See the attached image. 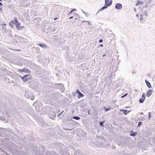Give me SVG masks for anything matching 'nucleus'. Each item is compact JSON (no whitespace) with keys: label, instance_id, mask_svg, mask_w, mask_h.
Instances as JSON below:
<instances>
[{"label":"nucleus","instance_id":"nucleus-1","mask_svg":"<svg viewBox=\"0 0 155 155\" xmlns=\"http://www.w3.org/2000/svg\"><path fill=\"white\" fill-rule=\"evenodd\" d=\"M101 141L97 143V145L98 147L104 148L107 147L110 145L109 142L105 139L104 137L101 138Z\"/></svg>","mask_w":155,"mask_h":155},{"label":"nucleus","instance_id":"nucleus-2","mask_svg":"<svg viewBox=\"0 0 155 155\" xmlns=\"http://www.w3.org/2000/svg\"><path fill=\"white\" fill-rule=\"evenodd\" d=\"M14 21H15V25L17 29L18 30H21L22 29L24 28L25 27L24 26H20V28H19L18 26L21 25V23L18 22L17 18L16 17H14Z\"/></svg>","mask_w":155,"mask_h":155},{"label":"nucleus","instance_id":"nucleus-3","mask_svg":"<svg viewBox=\"0 0 155 155\" xmlns=\"http://www.w3.org/2000/svg\"><path fill=\"white\" fill-rule=\"evenodd\" d=\"M112 0H110L108 3L107 4H104V5L97 12V14L99 12L101 11H102L103 10H104V9L107 8H108V7L110 6L112 3Z\"/></svg>","mask_w":155,"mask_h":155},{"label":"nucleus","instance_id":"nucleus-4","mask_svg":"<svg viewBox=\"0 0 155 155\" xmlns=\"http://www.w3.org/2000/svg\"><path fill=\"white\" fill-rule=\"evenodd\" d=\"M23 81L25 82L29 80H30L32 78V76L30 74H25L23 77L21 76Z\"/></svg>","mask_w":155,"mask_h":155},{"label":"nucleus","instance_id":"nucleus-5","mask_svg":"<svg viewBox=\"0 0 155 155\" xmlns=\"http://www.w3.org/2000/svg\"><path fill=\"white\" fill-rule=\"evenodd\" d=\"M74 94H78V99H80L81 97H84V94L81 93L80 90L78 89H77V90L75 92Z\"/></svg>","mask_w":155,"mask_h":155},{"label":"nucleus","instance_id":"nucleus-6","mask_svg":"<svg viewBox=\"0 0 155 155\" xmlns=\"http://www.w3.org/2000/svg\"><path fill=\"white\" fill-rule=\"evenodd\" d=\"M5 72V70H2L1 71V72H0V79L2 81H4V80H5V77H4V75L5 74L4 72Z\"/></svg>","mask_w":155,"mask_h":155},{"label":"nucleus","instance_id":"nucleus-7","mask_svg":"<svg viewBox=\"0 0 155 155\" xmlns=\"http://www.w3.org/2000/svg\"><path fill=\"white\" fill-rule=\"evenodd\" d=\"M146 96L145 93H143V94H142L141 98H140L139 100V102L140 103H143L145 101V99L146 98Z\"/></svg>","mask_w":155,"mask_h":155},{"label":"nucleus","instance_id":"nucleus-8","mask_svg":"<svg viewBox=\"0 0 155 155\" xmlns=\"http://www.w3.org/2000/svg\"><path fill=\"white\" fill-rule=\"evenodd\" d=\"M115 9L120 10L122 8V4L120 3H117L115 4Z\"/></svg>","mask_w":155,"mask_h":155},{"label":"nucleus","instance_id":"nucleus-9","mask_svg":"<svg viewBox=\"0 0 155 155\" xmlns=\"http://www.w3.org/2000/svg\"><path fill=\"white\" fill-rule=\"evenodd\" d=\"M31 93L28 90H26L25 92V96L28 99H30V97Z\"/></svg>","mask_w":155,"mask_h":155},{"label":"nucleus","instance_id":"nucleus-10","mask_svg":"<svg viewBox=\"0 0 155 155\" xmlns=\"http://www.w3.org/2000/svg\"><path fill=\"white\" fill-rule=\"evenodd\" d=\"M37 45L44 49H45L48 47V46L46 45L43 43H40L38 44H37Z\"/></svg>","mask_w":155,"mask_h":155},{"label":"nucleus","instance_id":"nucleus-11","mask_svg":"<svg viewBox=\"0 0 155 155\" xmlns=\"http://www.w3.org/2000/svg\"><path fill=\"white\" fill-rule=\"evenodd\" d=\"M153 91V90L152 89H149L148 90L146 94L147 96V97H149L150 96L151 94H152Z\"/></svg>","mask_w":155,"mask_h":155},{"label":"nucleus","instance_id":"nucleus-12","mask_svg":"<svg viewBox=\"0 0 155 155\" xmlns=\"http://www.w3.org/2000/svg\"><path fill=\"white\" fill-rule=\"evenodd\" d=\"M130 135L131 137L135 136L137 134V132H134L133 131H131L130 132Z\"/></svg>","mask_w":155,"mask_h":155},{"label":"nucleus","instance_id":"nucleus-13","mask_svg":"<svg viewBox=\"0 0 155 155\" xmlns=\"http://www.w3.org/2000/svg\"><path fill=\"white\" fill-rule=\"evenodd\" d=\"M145 82L147 86L149 88H152V86H151V84L147 80H145Z\"/></svg>","mask_w":155,"mask_h":155},{"label":"nucleus","instance_id":"nucleus-14","mask_svg":"<svg viewBox=\"0 0 155 155\" xmlns=\"http://www.w3.org/2000/svg\"><path fill=\"white\" fill-rule=\"evenodd\" d=\"M2 31L5 33H8V30L6 29L5 27L2 26Z\"/></svg>","mask_w":155,"mask_h":155},{"label":"nucleus","instance_id":"nucleus-15","mask_svg":"<svg viewBox=\"0 0 155 155\" xmlns=\"http://www.w3.org/2000/svg\"><path fill=\"white\" fill-rule=\"evenodd\" d=\"M23 72H25L27 74H30L31 73V71L28 70L27 68L25 67L24 68H23Z\"/></svg>","mask_w":155,"mask_h":155},{"label":"nucleus","instance_id":"nucleus-16","mask_svg":"<svg viewBox=\"0 0 155 155\" xmlns=\"http://www.w3.org/2000/svg\"><path fill=\"white\" fill-rule=\"evenodd\" d=\"M120 111H123L124 114L125 115H127L128 113H129L130 111V110L128 111V110H123L122 109L120 110Z\"/></svg>","mask_w":155,"mask_h":155},{"label":"nucleus","instance_id":"nucleus-17","mask_svg":"<svg viewBox=\"0 0 155 155\" xmlns=\"http://www.w3.org/2000/svg\"><path fill=\"white\" fill-rule=\"evenodd\" d=\"M9 25L12 28H13L14 27V25H15V22H14L12 20L9 23Z\"/></svg>","mask_w":155,"mask_h":155},{"label":"nucleus","instance_id":"nucleus-18","mask_svg":"<svg viewBox=\"0 0 155 155\" xmlns=\"http://www.w3.org/2000/svg\"><path fill=\"white\" fill-rule=\"evenodd\" d=\"M143 4V2H141L140 1H139V0H138L137 1V3L136 4V6H138V5L140 4L141 5H142Z\"/></svg>","mask_w":155,"mask_h":155},{"label":"nucleus","instance_id":"nucleus-19","mask_svg":"<svg viewBox=\"0 0 155 155\" xmlns=\"http://www.w3.org/2000/svg\"><path fill=\"white\" fill-rule=\"evenodd\" d=\"M71 119H74L76 120H79L80 119L81 117L77 116H74V117H71Z\"/></svg>","mask_w":155,"mask_h":155},{"label":"nucleus","instance_id":"nucleus-20","mask_svg":"<svg viewBox=\"0 0 155 155\" xmlns=\"http://www.w3.org/2000/svg\"><path fill=\"white\" fill-rule=\"evenodd\" d=\"M103 109L106 112L110 110L111 109V108L110 106H109L108 108L106 107H104Z\"/></svg>","mask_w":155,"mask_h":155},{"label":"nucleus","instance_id":"nucleus-21","mask_svg":"<svg viewBox=\"0 0 155 155\" xmlns=\"http://www.w3.org/2000/svg\"><path fill=\"white\" fill-rule=\"evenodd\" d=\"M110 55H111V54H104L102 56V57H109Z\"/></svg>","mask_w":155,"mask_h":155},{"label":"nucleus","instance_id":"nucleus-22","mask_svg":"<svg viewBox=\"0 0 155 155\" xmlns=\"http://www.w3.org/2000/svg\"><path fill=\"white\" fill-rule=\"evenodd\" d=\"M9 80V79L8 78L5 77V80H4V81H5V83L8 82V83Z\"/></svg>","mask_w":155,"mask_h":155},{"label":"nucleus","instance_id":"nucleus-23","mask_svg":"<svg viewBox=\"0 0 155 155\" xmlns=\"http://www.w3.org/2000/svg\"><path fill=\"white\" fill-rule=\"evenodd\" d=\"M142 14H143V16L145 17V16H147V12L146 11H143L142 12Z\"/></svg>","mask_w":155,"mask_h":155},{"label":"nucleus","instance_id":"nucleus-24","mask_svg":"<svg viewBox=\"0 0 155 155\" xmlns=\"http://www.w3.org/2000/svg\"><path fill=\"white\" fill-rule=\"evenodd\" d=\"M143 122H142L139 121L138 122L137 124V127H139L140 126L142 125Z\"/></svg>","mask_w":155,"mask_h":155},{"label":"nucleus","instance_id":"nucleus-25","mask_svg":"<svg viewBox=\"0 0 155 155\" xmlns=\"http://www.w3.org/2000/svg\"><path fill=\"white\" fill-rule=\"evenodd\" d=\"M151 113L150 112H149L148 113V120H149L151 118Z\"/></svg>","mask_w":155,"mask_h":155},{"label":"nucleus","instance_id":"nucleus-26","mask_svg":"<svg viewBox=\"0 0 155 155\" xmlns=\"http://www.w3.org/2000/svg\"><path fill=\"white\" fill-rule=\"evenodd\" d=\"M0 119L3 121H4L5 120V119L4 117H1Z\"/></svg>","mask_w":155,"mask_h":155},{"label":"nucleus","instance_id":"nucleus-27","mask_svg":"<svg viewBox=\"0 0 155 155\" xmlns=\"http://www.w3.org/2000/svg\"><path fill=\"white\" fill-rule=\"evenodd\" d=\"M99 125H100V126H102L103 127H104V125H103V123H102V121H100L99 122Z\"/></svg>","mask_w":155,"mask_h":155},{"label":"nucleus","instance_id":"nucleus-28","mask_svg":"<svg viewBox=\"0 0 155 155\" xmlns=\"http://www.w3.org/2000/svg\"><path fill=\"white\" fill-rule=\"evenodd\" d=\"M105 54H111L109 50H107V51L105 52Z\"/></svg>","mask_w":155,"mask_h":155},{"label":"nucleus","instance_id":"nucleus-29","mask_svg":"<svg viewBox=\"0 0 155 155\" xmlns=\"http://www.w3.org/2000/svg\"><path fill=\"white\" fill-rule=\"evenodd\" d=\"M128 94V93H125V94H124L121 97L122 98H123L124 97H125Z\"/></svg>","mask_w":155,"mask_h":155},{"label":"nucleus","instance_id":"nucleus-30","mask_svg":"<svg viewBox=\"0 0 155 155\" xmlns=\"http://www.w3.org/2000/svg\"><path fill=\"white\" fill-rule=\"evenodd\" d=\"M56 30V29L55 28H54L52 30L50 29L51 32H54Z\"/></svg>","mask_w":155,"mask_h":155},{"label":"nucleus","instance_id":"nucleus-31","mask_svg":"<svg viewBox=\"0 0 155 155\" xmlns=\"http://www.w3.org/2000/svg\"><path fill=\"white\" fill-rule=\"evenodd\" d=\"M5 70L3 68H2V66L1 65H0V71L2 70ZM1 72V71L0 72Z\"/></svg>","mask_w":155,"mask_h":155},{"label":"nucleus","instance_id":"nucleus-32","mask_svg":"<svg viewBox=\"0 0 155 155\" xmlns=\"http://www.w3.org/2000/svg\"><path fill=\"white\" fill-rule=\"evenodd\" d=\"M15 83V81H13V80L11 81H9V82H8V83H11V84H12V83Z\"/></svg>","mask_w":155,"mask_h":155},{"label":"nucleus","instance_id":"nucleus-33","mask_svg":"<svg viewBox=\"0 0 155 155\" xmlns=\"http://www.w3.org/2000/svg\"><path fill=\"white\" fill-rule=\"evenodd\" d=\"M103 42V39H100L99 40V41H98V42H99V43H102V42Z\"/></svg>","mask_w":155,"mask_h":155},{"label":"nucleus","instance_id":"nucleus-34","mask_svg":"<svg viewBox=\"0 0 155 155\" xmlns=\"http://www.w3.org/2000/svg\"><path fill=\"white\" fill-rule=\"evenodd\" d=\"M3 8V7H0V13L1 12H2V9Z\"/></svg>","mask_w":155,"mask_h":155},{"label":"nucleus","instance_id":"nucleus-35","mask_svg":"<svg viewBox=\"0 0 155 155\" xmlns=\"http://www.w3.org/2000/svg\"><path fill=\"white\" fill-rule=\"evenodd\" d=\"M64 112V111H62V112H61L58 115H57V117H59L63 112Z\"/></svg>","mask_w":155,"mask_h":155},{"label":"nucleus","instance_id":"nucleus-36","mask_svg":"<svg viewBox=\"0 0 155 155\" xmlns=\"http://www.w3.org/2000/svg\"><path fill=\"white\" fill-rule=\"evenodd\" d=\"M76 9H75V8H73L72 10H71L72 11V12L74 11H76Z\"/></svg>","mask_w":155,"mask_h":155},{"label":"nucleus","instance_id":"nucleus-37","mask_svg":"<svg viewBox=\"0 0 155 155\" xmlns=\"http://www.w3.org/2000/svg\"><path fill=\"white\" fill-rule=\"evenodd\" d=\"M109 0H105V4H107V3H108V1H109Z\"/></svg>","mask_w":155,"mask_h":155},{"label":"nucleus","instance_id":"nucleus-38","mask_svg":"<svg viewBox=\"0 0 155 155\" xmlns=\"http://www.w3.org/2000/svg\"><path fill=\"white\" fill-rule=\"evenodd\" d=\"M138 18V19H140V20H142V21L143 20V17H140V18Z\"/></svg>","mask_w":155,"mask_h":155},{"label":"nucleus","instance_id":"nucleus-39","mask_svg":"<svg viewBox=\"0 0 155 155\" xmlns=\"http://www.w3.org/2000/svg\"><path fill=\"white\" fill-rule=\"evenodd\" d=\"M91 110H88V111H87V113H88V114L89 115H90L91 114V113H90V111H91Z\"/></svg>","mask_w":155,"mask_h":155},{"label":"nucleus","instance_id":"nucleus-40","mask_svg":"<svg viewBox=\"0 0 155 155\" xmlns=\"http://www.w3.org/2000/svg\"><path fill=\"white\" fill-rule=\"evenodd\" d=\"M23 68L22 69H19V70H18L20 71V72H23Z\"/></svg>","mask_w":155,"mask_h":155},{"label":"nucleus","instance_id":"nucleus-41","mask_svg":"<svg viewBox=\"0 0 155 155\" xmlns=\"http://www.w3.org/2000/svg\"><path fill=\"white\" fill-rule=\"evenodd\" d=\"M98 47H103V44H100L98 46Z\"/></svg>","mask_w":155,"mask_h":155},{"label":"nucleus","instance_id":"nucleus-42","mask_svg":"<svg viewBox=\"0 0 155 155\" xmlns=\"http://www.w3.org/2000/svg\"><path fill=\"white\" fill-rule=\"evenodd\" d=\"M58 84L59 85L61 86L62 87L64 86L62 84L59 83V84Z\"/></svg>","mask_w":155,"mask_h":155},{"label":"nucleus","instance_id":"nucleus-43","mask_svg":"<svg viewBox=\"0 0 155 155\" xmlns=\"http://www.w3.org/2000/svg\"><path fill=\"white\" fill-rule=\"evenodd\" d=\"M84 22H88V23H89V24H88V25H90V21H84Z\"/></svg>","mask_w":155,"mask_h":155},{"label":"nucleus","instance_id":"nucleus-44","mask_svg":"<svg viewBox=\"0 0 155 155\" xmlns=\"http://www.w3.org/2000/svg\"><path fill=\"white\" fill-rule=\"evenodd\" d=\"M6 24L5 23V24H1V26H6Z\"/></svg>","mask_w":155,"mask_h":155},{"label":"nucleus","instance_id":"nucleus-45","mask_svg":"<svg viewBox=\"0 0 155 155\" xmlns=\"http://www.w3.org/2000/svg\"><path fill=\"white\" fill-rule=\"evenodd\" d=\"M72 11L71 10L70 11V12L68 14V15H69L70 14H71L72 13Z\"/></svg>","mask_w":155,"mask_h":155},{"label":"nucleus","instance_id":"nucleus-46","mask_svg":"<svg viewBox=\"0 0 155 155\" xmlns=\"http://www.w3.org/2000/svg\"><path fill=\"white\" fill-rule=\"evenodd\" d=\"M0 6H1V7L3 6V5L1 2H0Z\"/></svg>","mask_w":155,"mask_h":155},{"label":"nucleus","instance_id":"nucleus-47","mask_svg":"<svg viewBox=\"0 0 155 155\" xmlns=\"http://www.w3.org/2000/svg\"><path fill=\"white\" fill-rule=\"evenodd\" d=\"M56 75L58 76V77H59V73H56Z\"/></svg>","mask_w":155,"mask_h":155},{"label":"nucleus","instance_id":"nucleus-48","mask_svg":"<svg viewBox=\"0 0 155 155\" xmlns=\"http://www.w3.org/2000/svg\"><path fill=\"white\" fill-rule=\"evenodd\" d=\"M74 18L73 16H72L70 17L69 18V19H72V18Z\"/></svg>","mask_w":155,"mask_h":155},{"label":"nucleus","instance_id":"nucleus-49","mask_svg":"<svg viewBox=\"0 0 155 155\" xmlns=\"http://www.w3.org/2000/svg\"><path fill=\"white\" fill-rule=\"evenodd\" d=\"M58 18H59V17L55 18H54V20L55 21V20H56L57 19H58Z\"/></svg>","mask_w":155,"mask_h":155},{"label":"nucleus","instance_id":"nucleus-50","mask_svg":"<svg viewBox=\"0 0 155 155\" xmlns=\"http://www.w3.org/2000/svg\"><path fill=\"white\" fill-rule=\"evenodd\" d=\"M136 16L137 18H138V17H139V14H137L136 15Z\"/></svg>","mask_w":155,"mask_h":155},{"label":"nucleus","instance_id":"nucleus-51","mask_svg":"<svg viewBox=\"0 0 155 155\" xmlns=\"http://www.w3.org/2000/svg\"><path fill=\"white\" fill-rule=\"evenodd\" d=\"M143 17V14H141L140 15V17Z\"/></svg>","mask_w":155,"mask_h":155},{"label":"nucleus","instance_id":"nucleus-52","mask_svg":"<svg viewBox=\"0 0 155 155\" xmlns=\"http://www.w3.org/2000/svg\"><path fill=\"white\" fill-rule=\"evenodd\" d=\"M74 14L75 15H78H78L76 13H74Z\"/></svg>","mask_w":155,"mask_h":155},{"label":"nucleus","instance_id":"nucleus-53","mask_svg":"<svg viewBox=\"0 0 155 155\" xmlns=\"http://www.w3.org/2000/svg\"><path fill=\"white\" fill-rule=\"evenodd\" d=\"M144 7L146 8H147V4H146V5H145V6Z\"/></svg>","mask_w":155,"mask_h":155},{"label":"nucleus","instance_id":"nucleus-54","mask_svg":"<svg viewBox=\"0 0 155 155\" xmlns=\"http://www.w3.org/2000/svg\"><path fill=\"white\" fill-rule=\"evenodd\" d=\"M134 10L135 12H136V9L135 8H134Z\"/></svg>","mask_w":155,"mask_h":155},{"label":"nucleus","instance_id":"nucleus-55","mask_svg":"<svg viewBox=\"0 0 155 155\" xmlns=\"http://www.w3.org/2000/svg\"><path fill=\"white\" fill-rule=\"evenodd\" d=\"M82 10V12H83V13H84L85 14V15H86V13L84 12L82 10Z\"/></svg>","mask_w":155,"mask_h":155},{"label":"nucleus","instance_id":"nucleus-56","mask_svg":"<svg viewBox=\"0 0 155 155\" xmlns=\"http://www.w3.org/2000/svg\"><path fill=\"white\" fill-rule=\"evenodd\" d=\"M105 122V120H103V121H102V123H103V124L104 122Z\"/></svg>","mask_w":155,"mask_h":155},{"label":"nucleus","instance_id":"nucleus-57","mask_svg":"<svg viewBox=\"0 0 155 155\" xmlns=\"http://www.w3.org/2000/svg\"><path fill=\"white\" fill-rule=\"evenodd\" d=\"M71 121H73V122H75V123H78L76 122H75V121H74L73 120H71Z\"/></svg>","mask_w":155,"mask_h":155},{"label":"nucleus","instance_id":"nucleus-58","mask_svg":"<svg viewBox=\"0 0 155 155\" xmlns=\"http://www.w3.org/2000/svg\"><path fill=\"white\" fill-rule=\"evenodd\" d=\"M143 112H141L140 113V114H141V115H142V114H143Z\"/></svg>","mask_w":155,"mask_h":155},{"label":"nucleus","instance_id":"nucleus-59","mask_svg":"<svg viewBox=\"0 0 155 155\" xmlns=\"http://www.w3.org/2000/svg\"><path fill=\"white\" fill-rule=\"evenodd\" d=\"M1 48L0 47V53L1 52Z\"/></svg>","mask_w":155,"mask_h":155},{"label":"nucleus","instance_id":"nucleus-60","mask_svg":"<svg viewBox=\"0 0 155 155\" xmlns=\"http://www.w3.org/2000/svg\"><path fill=\"white\" fill-rule=\"evenodd\" d=\"M135 73V72H134V71L132 72V74H134Z\"/></svg>","mask_w":155,"mask_h":155},{"label":"nucleus","instance_id":"nucleus-61","mask_svg":"<svg viewBox=\"0 0 155 155\" xmlns=\"http://www.w3.org/2000/svg\"><path fill=\"white\" fill-rule=\"evenodd\" d=\"M20 26H21L20 25H19L18 26V27H19V28H20Z\"/></svg>","mask_w":155,"mask_h":155},{"label":"nucleus","instance_id":"nucleus-62","mask_svg":"<svg viewBox=\"0 0 155 155\" xmlns=\"http://www.w3.org/2000/svg\"><path fill=\"white\" fill-rule=\"evenodd\" d=\"M96 137H98V138H99V136H96Z\"/></svg>","mask_w":155,"mask_h":155},{"label":"nucleus","instance_id":"nucleus-63","mask_svg":"<svg viewBox=\"0 0 155 155\" xmlns=\"http://www.w3.org/2000/svg\"><path fill=\"white\" fill-rule=\"evenodd\" d=\"M150 74H148V75L149 76H150Z\"/></svg>","mask_w":155,"mask_h":155},{"label":"nucleus","instance_id":"nucleus-64","mask_svg":"<svg viewBox=\"0 0 155 155\" xmlns=\"http://www.w3.org/2000/svg\"><path fill=\"white\" fill-rule=\"evenodd\" d=\"M21 38H23V39H24V38H23V37H21Z\"/></svg>","mask_w":155,"mask_h":155}]
</instances>
